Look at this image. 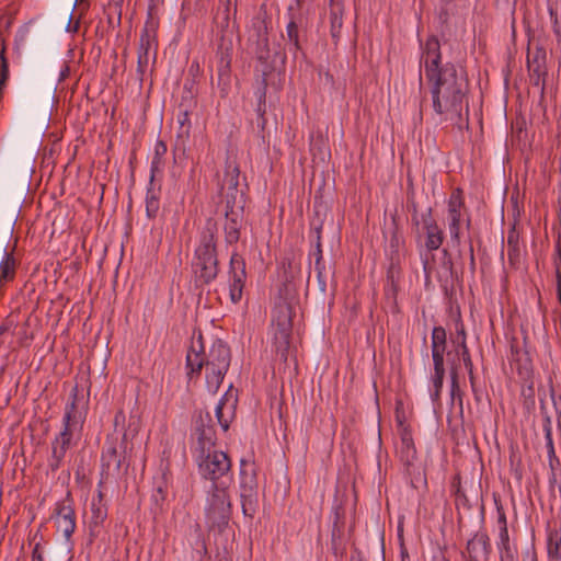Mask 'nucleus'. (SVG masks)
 Masks as SVG:
<instances>
[{
	"label": "nucleus",
	"instance_id": "nucleus-1",
	"mask_svg": "<svg viewBox=\"0 0 561 561\" xmlns=\"http://www.w3.org/2000/svg\"><path fill=\"white\" fill-rule=\"evenodd\" d=\"M421 64L424 65L434 112L459 129L468 128L467 75L451 62L442 66L440 44L436 36L426 39Z\"/></svg>",
	"mask_w": 561,
	"mask_h": 561
},
{
	"label": "nucleus",
	"instance_id": "nucleus-2",
	"mask_svg": "<svg viewBox=\"0 0 561 561\" xmlns=\"http://www.w3.org/2000/svg\"><path fill=\"white\" fill-rule=\"evenodd\" d=\"M231 351L226 342L217 339L206 352L203 334L194 332L191 346L186 354L185 368L190 380L199 378L205 368L207 389L216 393L230 367Z\"/></svg>",
	"mask_w": 561,
	"mask_h": 561
},
{
	"label": "nucleus",
	"instance_id": "nucleus-3",
	"mask_svg": "<svg viewBox=\"0 0 561 561\" xmlns=\"http://www.w3.org/2000/svg\"><path fill=\"white\" fill-rule=\"evenodd\" d=\"M283 282L278 287L274 307L271 314V334L276 354L286 362L289 354L293 333L294 301L296 287L293 283L296 276V266L291 260L282 262Z\"/></svg>",
	"mask_w": 561,
	"mask_h": 561
},
{
	"label": "nucleus",
	"instance_id": "nucleus-4",
	"mask_svg": "<svg viewBox=\"0 0 561 561\" xmlns=\"http://www.w3.org/2000/svg\"><path fill=\"white\" fill-rule=\"evenodd\" d=\"M192 271L196 287L209 285L219 274L215 232L209 226L202 231L199 245L194 253Z\"/></svg>",
	"mask_w": 561,
	"mask_h": 561
},
{
	"label": "nucleus",
	"instance_id": "nucleus-5",
	"mask_svg": "<svg viewBox=\"0 0 561 561\" xmlns=\"http://www.w3.org/2000/svg\"><path fill=\"white\" fill-rule=\"evenodd\" d=\"M231 501L228 486L224 484H211L207 491L205 516L211 527H226L231 517Z\"/></svg>",
	"mask_w": 561,
	"mask_h": 561
},
{
	"label": "nucleus",
	"instance_id": "nucleus-6",
	"mask_svg": "<svg viewBox=\"0 0 561 561\" xmlns=\"http://www.w3.org/2000/svg\"><path fill=\"white\" fill-rule=\"evenodd\" d=\"M127 433L118 442L117 437L108 435L101 455V474L104 479L117 477L123 468L127 470L129 463L126 461Z\"/></svg>",
	"mask_w": 561,
	"mask_h": 561
},
{
	"label": "nucleus",
	"instance_id": "nucleus-7",
	"mask_svg": "<svg viewBox=\"0 0 561 561\" xmlns=\"http://www.w3.org/2000/svg\"><path fill=\"white\" fill-rule=\"evenodd\" d=\"M232 35L227 31H220L217 38V87L221 98H226L231 87V59H232Z\"/></svg>",
	"mask_w": 561,
	"mask_h": 561
},
{
	"label": "nucleus",
	"instance_id": "nucleus-8",
	"mask_svg": "<svg viewBox=\"0 0 561 561\" xmlns=\"http://www.w3.org/2000/svg\"><path fill=\"white\" fill-rule=\"evenodd\" d=\"M197 465L201 477L211 481V484H224V482L218 481L231 470V461L228 455L215 449L198 454Z\"/></svg>",
	"mask_w": 561,
	"mask_h": 561
},
{
	"label": "nucleus",
	"instance_id": "nucleus-9",
	"mask_svg": "<svg viewBox=\"0 0 561 561\" xmlns=\"http://www.w3.org/2000/svg\"><path fill=\"white\" fill-rule=\"evenodd\" d=\"M240 497L243 514L253 517L259 504L257 480L254 469L244 460L241 461Z\"/></svg>",
	"mask_w": 561,
	"mask_h": 561
},
{
	"label": "nucleus",
	"instance_id": "nucleus-10",
	"mask_svg": "<svg viewBox=\"0 0 561 561\" xmlns=\"http://www.w3.org/2000/svg\"><path fill=\"white\" fill-rule=\"evenodd\" d=\"M13 234V227L8 226L0 240V250L2 251V260L0 261V286L13 282L16 275L18 260L14 256L16 243L9 248V242Z\"/></svg>",
	"mask_w": 561,
	"mask_h": 561
},
{
	"label": "nucleus",
	"instance_id": "nucleus-11",
	"mask_svg": "<svg viewBox=\"0 0 561 561\" xmlns=\"http://www.w3.org/2000/svg\"><path fill=\"white\" fill-rule=\"evenodd\" d=\"M465 209L463 191L460 187H456L448 199V229L451 241L456 244H460L461 234V222L463 220L462 210Z\"/></svg>",
	"mask_w": 561,
	"mask_h": 561
},
{
	"label": "nucleus",
	"instance_id": "nucleus-12",
	"mask_svg": "<svg viewBox=\"0 0 561 561\" xmlns=\"http://www.w3.org/2000/svg\"><path fill=\"white\" fill-rule=\"evenodd\" d=\"M527 68L530 83L540 90L543 94L546 88V78L548 76L547 53L542 46H536L534 50L528 51Z\"/></svg>",
	"mask_w": 561,
	"mask_h": 561
},
{
	"label": "nucleus",
	"instance_id": "nucleus-13",
	"mask_svg": "<svg viewBox=\"0 0 561 561\" xmlns=\"http://www.w3.org/2000/svg\"><path fill=\"white\" fill-rule=\"evenodd\" d=\"M228 275L230 300L238 304L242 299L247 280L245 261L241 254L237 252L231 254Z\"/></svg>",
	"mask_w": 561,
	"mask_h": 561
},
{
	"label": "nucleus",
	"instance_id": "nucleus-14",
	"mask_svg": "<svg viewBox=\"0 0 561 561\" xmlns=\"http://www.w3.org/2000/svg\"><path fill=\"white\" fill-rule=\"evenodd\" d=\"M54 516L57 529L69 541L76 529V513L69 493L65 500L56 504Z\"/></svg>",
	"mask_w": 561,
	"mask_h": 561
},
{
	"label": "nucleus",
	"instance_id": "nucleus-15",
	"mask_svg": "<svg viewBox=\"0 0 561 561\" xmlns=\"http://www.w3.org/2000/svg\"><path fill=\"white\" fill-rule=\"evenodd\" d=\"M107 519V506L104 501V494L99 489L96 497L91 502V517L88 524L89 543H93L104 530V524Z\"/></svg>",
	"mask_w": 561,
	"mask_h": 561
},
{
	"label": "nucleus",
	"instance_id": "nucleus-16",
	"mask_svg": "<svg viewBox=\"0 0 561 561\" xmlns=\"http://www.w3.org/2000/svg\"><path fill=\"white\" fill-rule=\"evenodd\" d=\"M211 419L207 413L205 416L199 415L195 422L194 435L196 437V451L204 454L214 450L216 445V432L210 424Z\"/></svg>",
	"mask_w": 561,
	"mask_h": 561
},
{
	"label": "nucleus",
	"instance_id": "nucleus-17",
	"mask_svg": "<svg viewBox=\"0 0 561 561\" xmlns=\"http://www.w3.org/2000/svg\"><path fill=\"white\" fill-rule=\"evenodd\" d=\"M512 364L515 366L516 371L523 382V386L528 390H534V366L528 351L520 350L516 345H512Z\"/></svg>",
	"mask_w": 561,
	"mask_h": 561
},
{
	"label": "nucleus",
	"instance_id": "nucleus-18",
	"mask_svg": "<svg viewBox=\"0 0 561 561\" xmlns=\"http://www.w3.org/2000/svg\"><path fill=\"white\" fill-rule=\"evenodd\" d=\"M237 403V394L233 393L232 386H230L228 391L219 400L215 410L218 424L225 432L228 431L230 423L236 416Z\"/></svg>",
	"mask_w": 561,
	"mask_h": 561
},
{
	"label": "nucleus",
	"instance_id": "nucleus-19",
	"mask_svg": "<svg viewBox=\"0 0 561 561\" xmlns=\"http://www.w3.org/2000/svg\"><path fill=\"white\" fill-rule=\"evenodd\" d=\"M468 561H488L491 553L486 533H477L467 543Z\"/></svg>",
	"mask_w": 561,
	"mask_h": 561
},
{
	"label": "nucleus",
	"instance_id": "nucleus-20",
	"mask_svg": "<svg viewBox=\"0 0 561 561\" xmlns=\"http://www.w3.org/2000/svg\"><path fill=\"white\" fill-rule=\"evenodd\" d=\"M225 240L228 244H234L240 239V232L244 220V209H225Z\"/></svg>",
	"mask_w": 561,
	"mask_h": 561
},
{
	"label": "nucleus",
	"instance_id": "nucleus-21",
	"mask_svg": "<svg viewBox=\"0 0 561 561\" xmlns=\"http://www.w3.org/2000/svg\"><path fill=\"white\" fill-rule=\"evenodd\" d=\"M195 106H196V101L190 91L186 94L182 95L181 102L179 104V114H178V122L180 124L179 136H181V137L190 136V131H191L190 115Z\"/></svg>",
	"mask_w": 561,
	"mask_h": 561
},
{
	"label": "nucleus",
	"instance_id": "nucleus-22",
	"mask_svg": "<svg viewBox=\"0 0 561 561\" xmlns=\"http://www.w3.org/2000/svg\"><path fill=\"white\" fill-rule=\"evenodd\" d=\"M302 27V18L289 14V22L286 25V35L283 36L287 41L288 50L296 57L297 53L301 50L300 45V31Z\"/></svg>",
	"mask_w": 561,
	"mask_h": 561
},
{
	"label": "nucleus",
	"instance_id": "nucleus-23",
	"mask_svg": "<svg viewBox=\"0 0 561 561\" xmlns=\"http://www.w3.org/2000/svg\"><path fill=\"white\" fill-rule=\"evenodd\" d=\"M400 446L398 453L400 460L405 466H410L416 459V448L414 446L411 430L407 426H403L402 423H400Z\"/></svg>",
	"mask_w": 561,
	"mask_h": 561
},
{
	"label": "nucleus",
	"instance_id": "nucleus-24",
	"mask_svg": "<svg viewBox=\"0 0 561 561\" xmlns=\"http://www.w3.org/2000/svg\"><path fill=\"white\" fill-rule=\"evenodd\" d=\"M431 352L444 353L447 355V363L451 366L456 359L451 357V352H447V332L445 328L437 325L434 327L431 334Z\"/></svg>",
	"mask_w": 561,
	"mask_h": 561
},
{
	"label": "nucleus",
	"instance_id": "nucleus-25",
	"mask_svg": "<svg viewBox=\"0 0 561 561\" xmlns=\"http://www.w3.org/2000/svg\"><path fill=\"white\" fill-rule=\"evenodd\" d=\"M263 46L257 49V59L272 68H275L277 64L284 66L286 62V53L284 49L278 48L273 54L268 48L267 38L265 37L262 42Z\"/></svg>",
	"mask_w": 561,
	"mask_h": 561
},
{
	"label": "nucleus",
	"instance_id": "nucleus-26",
	"mask_svg": "<svg viewBox=\"0 0 561 561\" xmlns=\"http://www.w3.org/2000/svg\"><path fill=\"white\" fill-rule=\"evenodd\" d=\"M240 168L232 157H227L221 190L233 191L239 188Z\"/></svg>",
	"mask_w": 561,
	"mask_h": 561
},
{
	"label": "nucleus",
	"instance_id": "nucleus-27",
	"mask_svg": "<svg viewBox=\"0 0 561 561\" xmlns=\"http://www.w3.org/2000/svg\"><path fill=\"white\" fill-rule=\"evenodd\" d=\"M506 245L508 263L517 267L520 263V245L519 233L514 227L507 232Z\"/></svg>",
	"mask_w": 561,
	"mask_h": 561
},
{
	"label": "nucleus",
	"instance_id": "nucleus-28",
	"mask_svg": "<svg viewBox=\"0 0 561 561\" xmlns=\"http://www.w3.org/2000/svg\"><path fill=\"white\" fill-rule=\"evenodd\" d=\"M343 26V5L341 3H332L330 10V33L334 44H337L341 37Z\"/></svg>",
	"mask_w": 561,
	"mask_h": 561
},
{
	"label": "nucleus",
	"instance_id": "nucleus-29",
	"mask_svg": "<svg viewBox=\"0 0 561 561\" xmlns=\"http://www.w3.org/2000/svg\"><path fill=\"white\" fill-rule=\"evenodd\" d=\"M497 547L501 561H518L517 549L511 543L508 531H500Z\"/></svg>",
	"mask_w": 561,
	"mask_h": 561
},
{
	"label": "nucleus",
	"instance_id": "nucleus-30",
	"mask_svg": "<svg viewBox=\"0 0 561 561\" xmlns=\"http://www.w3.org/2000/svg\"><path fill=\"white\" fill-rule=\"evenodd\" d=\"M69 402L66 404L65 414L62 419V423H72L80 425L81 422V413L78 411L77 401H78V387H73Z\"/></svg>",
	"mask_w": 561,
	"mask_h": 561
},
{
	"label": "nucleus",
	"instance_id": "nucleus-31",
	"mask_svg": "<svg viewBox=\"0 0 561 561\" xmlns=\"http://www.w3.org/2000/svg\"><path fill=\"white\" fill-rule=\"evenodd\" d=\"M450 375V398L453 403H457L460 410V413L463 411V392L459 386V377H458V365L454 362L451 363V367L449 369Z\"/></svg>",
	"mask_w": 561,
	"mask_h": 561
},
{
	"label": "nucleus",
	"instance_id": "nucleus-32",
	"mask_svg": "<svg viewBox=\"0 0 561 561\" xmlns=\"http://www.w3.org/2000/svg\"><path fill=\"white\" fill-rule=\"evenodd\" d=\"M71 447L69 444H62L58 439L51 442V456L48 460V467L53 472L57 471L66 456L67 450Z\"/></svg>",
	"mask_w": 561,
	"mask_h": 561
},
{
	"label": "nucleus",
	"instance_id": "nucleus-33",
	"mask_svg": "<svg viewBox=\"0 0 561 561\" xmlns=\"http://www.w3.org/2000/svg\"><path fill=\"white\" fill-rule=\"evenodd\" d=\"M225 201V209H244L245 198L244 192L240 188H234L233 191L221 190Z\"/></svg>",
	"mask_w": 561,
	"mask_h": 561
},
{
	"label": "nucleus",
	"instance_id": "nucleus-34",
	"mask_svg": "<svg viewBox=\"0 0 561 561\" xmlns=\"http://www.w3.org/2000/svg\"><path fill=\"white\" fill-rule=\"evenodd\" d=\"M156 32V23L152 20L151 14L149 13V19L146 22V26L140 35L138 54L146 53L149 56V50L151 48V39Z\"/></svg>",
	"mask_w": 561,
	"mask_h": 561
},
{
	"label": "nucleus",
	"instance_id": "nucleus-35",
	"mask_svg": "<svg viewBox=\"0 0 561 561\" xmlns=\"http://www.w3.org/2000/svg\"><path fill=\"white\" fill-rule=\"evenodd\" d=\"M450 486H451V492L455 495V504H456L457 510H459L460 507H462L465 510H470L471 505L469 503V500H468L466 493L462 490L461 477L459 473H457L453 478Z\"/></svg>",
	"mask_w": 561,
	"mask_h": 561
},
{
	"label": "nucleus",
	"instance_id": "nucleus-36",
	"mask_svg": "<svg viewBox=\"0 0 561 561\" xmlns=\"http://www.w3.org/2000/svg\"><path fill=\"white\" fill-rule=\"evenodd\" d=\"M160 208V190L150 186L146 195V214L147 217L153 219L157 217Z\"/></svg>",
	"mask_w": 561,
	"mask_h": 561
},
{
	"label": "nucleus",
	"instance_id": "nucleus-37",
	"mask_svg": "<svg viewBox=\"0 0 561 561\" xmlns=\"http://www.w3.org/2000/svg\"><path fill=\"white\" fill-rule=\"evenodd\" d=\"M548 554L552 559L561 560V526L549 531Z\"/></svg>",
	"mask_w": 561,
	"mask_h": 561
},
{
	"label": "nucleus",
	"instance_id": "nucleus-38",
	"mask_svg": "<svg viewBox=\"0 0 561 561\" xmlns=\"http://www.w3.org/2000/svg\"><path fill=\"white\" fill-rule=\"evenodd\" d=\"M444 241L443 230L438 226H430L426 229L425 247L430 251L438 250Z\"/></svg>",
	"mask_w": 561,
	"mask_h": 561
},
{
	"label": "nucleus",
	"instance_id": "nucleus-39",
	"mask_svg": "<svg viewBox=\"0 0 561 561\" xmlns=\"http://www.w3.org/2000/svg\"><path fill=\"white\" fill-rule=\"evenodd\" d=\"M543 432H545V438H546V447H547V454L549 459V465L553 469L554 462L559 463V459L556 455L553 439H552V430L550 420L547 419L546 424L543 425Z\"/></svg>",
	"mask_w": 561,
	"mask_h": 561
},
{
	"label": "nucleus",
	"instance_id": "nucleus-40",
	"mask_svg": "<svg viewBox=\"0 0 561 561\" xmlns=\"http://www.w3.org/2000/svg\"><path fill=\"white\" fill-rule=\"evenodd\" d=\"M168 151V147H167V144L162 140H158L156 142V146H154V156L152 158V161H151V168H150V171H151V181L153 180V176H154V173L161 168V165L163 164L162 163V158L164 157V154L167 153Z\"/></svg>",
	"mask_w": 561,
	"mask_h": 561
},
{
	"label": "nucleus",
	"instance_id": "nucleus-41",
	"mask_svg": "<svg viewBox=\"0 0 561 561\" xmlns=\"http://www.w3.org/2000/svg\"><path fill=\"white\" fill-rule=\"evenodd\" d=\"M125 421H126V416H125L124 411L118 410L114 416V432L121 433L122 435L124 434V432H126L127 436L129 434H131L133 436L136 435L137 428L135 427L131 430V426L134 425V422L131 421V419L129 420L128 430L125 428Z\"/></svg>",
	"mask_w": 561,
	"mask_h": 561
},
{
	"label": "nucleus",
	"instance_id": "nucleus-42",
	"mask_svg": "<svg viewBox=\"0 0 561 561\" xmlns=\"http://www.w3.org/2000/svg\"><path fill=\"white\" fill-rule=\"evenodd\" d=\"M321 230H322V224L313 225L311 229V237L314 239V252L313 255L316 257V265H319L322 257V248H321Z\"/></svg>",
	"mask_w": 561,
	"mask_h": 561
},
{
	"label": "nucleus",
	"instance_id": "nucleus-43",
	"mask_svg": "<svg viewBox=\"0 0 561 561\" xmlns=\"http://www.w3.org/2000/svg\"><path fill=\"white\" fill-rule=\"evenodd\" d=\"M80 425L72 424V423H62V430L60 433L55 437V439H58L62 444H69L72 445V437L76 431H78Z\"/></svg>",
	"mask_w": 561,
	"mask_h": 561
},
{
	"label": "nucleus",
	"instance_id": "nucleus-44",
	"mask_svg": "<svg viewBox=\"0 0 561 561\" xmlns=\"http://www.w3.org/2000/svg\"><path fill=\"white\" fill-rule=\"evenodd\" d=\"M455 357H461L467 370L473 368V363L467 343L462 342L461 347L455 348Z\"/></svg>",
	"mask_w": 561,
	"mask_h": 561
},
{
	"label": "nucleus",
	"instance_id": "nucleus-45",
	"mask_svg": "<svg viewBox=\"0 0 561 561\" xmlns=\"http://www.w3.org/2000/svg\"><path fill=\"white\" fill-rule=\"evenodd\" d=\"M463 343H467V333L465 325L460 322L456 327V337L451 340L454 348L461 347Z\"/></svg>",
	"mask_w": 561,
	"mask_h": 561
},
{
	"label": "nucleus",
	"instance_id": "nucleus-46",
	"mask_svg": "<svg viewBox=\"0 0 561 561\" xmlns=\"http://www.w3.org/2000/svg\"><path fill=\"white\" fill-rule=\"evenodd\" d=\"M445 354L432 352L434 373H446L445 369Z\"/></svg>",
	"mask_w": 561,
	"mask_h": 561
},
{
	"label": "nucleus",
	"instance_id": "nucleus-47",
	"mask_svg": "<svg viewBox=\"0 0 561 561\" xmlns=\"http://www.w3.org/2000/svg\"><path fill=\"white\" fill-rule=\"evenodd\" d=\"M495 504H496V512H497V525H499L500 531H508L505 511H504L502 504H497V502H495Z\"/></svg>",
	"mask_w": 561,
	"mask_h": 561
},
{
	"label": "nucleus",
	"instance_id": "nucleus-48",
	"mask_svg": "<svg viewBox=\"0 0 561 561\" xmlns=\"http://www.w3.org/2000/svg\"><path fill=\"white\" fill-rule=\"evenodd\" d=\"M517 0H496L497 8L515 14Z\"/></svg>",
	"mask_w": 561,
	"mask_h": 561
},
{
	"label": "nucleus",
	"instance_id": "nucleus-49",
	"mask_svg": "<svg viewBox=\"0 0 561 561\" xmlns=\"http://www.w3.org/2000/svg\"><path fill=\"white\" fill-rule=\"evenodd\" d=\"M445 373H434L432 375L433 389L443 390Z\"/></svg>",
	"mask_w": 561,
	"mask_h": 561
},
{
	"label": "nucleus",
	"instance_id": "nucleus-50",
	"mask_svg": "<svg viewBox=\"0 0 561 561\" xmlns=\"http://www.w3.org/2000/svg\"><path fill=\"white\" fill-rule=\"evenodd\" d=\"M149 64V56L146 53L138 54V66L137 70L140 75H144Z\"/></svg>",
	"mask_w": 561,
	"mask_h": 561
},
{
	"label": "nucleus",
	"instance_id": "nucleus-51",
	"mask_svg": "<svg viewBox=\"0 0 561 561\" xmlns=\"http://www.w3.org/2000/svg\"><path fill=\"white\" fill-rule=\"evenodd\" d=\"M421 220L424 225L425 230L430 226H437L436 221L432 218V208L430 207L425 214L421 215Z\"/></svg>",
	"mask_w": 561,
	"mask_h": 561
},
{
	"label": "nucleus",
	"instance_id": "nucleus-52",
	"mask_svg": "<svg viewBox=\"0 0 561 561\" xmlns=\"http://www.w3.org/2000/svg\"><path fill=\"white\" fill-rule=\"evenodd\" d=\"M32 561H44V551L39 542L35 543L33 548Z\"/></svg>",
	"mask_w": 561,
	"mask_h": 561
},
{
	"label": "nucleus",
	"instance_id": "nucleus-53",
	"mask_svg": "<svg viewBox=\"0 0 561 561\" xmlns=\"http://www.w3.org/2000/svg\"><path fill=\"white\" fill-rule=\"evenodd\" d=\"M443 253L445 256H447V260L443 262V266L449 272L450 276H454V263L451 259L449 257V253L446 249L443 250Z\"/></svg>",
	"mask_w": 561,
	"mask_h": 561
},
{
	"label": "nucleus",
	"instance_id": "nucleus-54",
	"mask_svg": "<svg viewBox=\"0 0 561 561\" xmlns=\"http://www.w3.org/2000/svg\"><path fill=\"white\" fill-rule=\"evenodd\" d=\"M314 267H316V271H317L318 280H319L320 285L322 286V288H324L325 287V279H324V276H323V272H324L323 261H321V263L319 265L314 264Z\"/></svg>",
	"mask_w": 561,
	"mask_h": 561
},
{
	"label": "nucleus",
	"instance_id": "nucleus-55",
	"mask_svg": "<svg viewBox=\"0 0 561 561\" xmlns=\"http://www.w3.org/2000/svg\"><path fill=\"white\" fill-rule=\"evenodd\" d=\"M469 260H470V264H469V267H470V271L472 274H474L476 272V259H474V250H473V244H472V240L469 239Z\"/></svg>",
	"mask_w": 561,
	"mask_h": 561
},
{
	"label": "nucleus",
	"instance_id": "nucleus-56",
	"mask_svg": "<svg viewBox=\"0 0 561 561\" xmlns=\"http://www.w3.org/2000/svg\"><path fill=\"white\" fill-rule=\"evenodd\" d=\"M523 561H537V553L534 547L524 552Z\"/></svg>",
	"mask_w": 561,
	"mask_h": 561
},
{
	"label": "nucleus",
	"instance_id": "nucleus-57",
	"mask_svg": "<svg viewBox=\"0 0 561 561\" xmlns=\"http://www.w3.org/2000/svg\"><path fill=\"white\" fill-rule=\"evenodd\" d=\"M556 276H557V296H558L559 302L561 304V271L559 268L557 270Z\"/></svg>",
	"mask_w": 561,
	"mask_h": 561
},
{
	"label": "nucleus",
	"instance_id": "nucleus-58",
	"mask_svg": "<svg viewBox=\"0 0 561 561\" xmlns=\"http://www.w3.org/2000/svg\"><path fill=\"white\" fill-rule=\"evenodd\" d=\"M467 371H468L469 381H470V386H471L472 392L477 393V383H476V377H474L473 368H471V370H467Z\"/></svg>",
	"mask_w": 561,
	"mask_h": 561
},
{
	"label": "nucleus",
	"instance_id": "nucleus-59",
	"mask_svg": "<svg viewBox=\"0 0 561 561\" xmlns=\"http://www.w3.org/2000/svg\"><path fill=\"white\" fill-rule=\"evenodd\" d=\"M412 208H413L412 222L415 227H419V225L421 224L422 220H421V218H419L417 207L414 203L412 204Z\"/></svg>",
	"mask_w": 561,
	"mask_h": 561
},
{
	"label": "nucleus",
	"instance_id": "nucleus-60",
	"mask_svg": "<svg viewBox=\"0 0 561 561\" xmlns=\"http://www.w3.org/2000/svg\"><path fill=\"white\" fill-rule=\"evenodd\" d=\"M552 30H553V33H554L556 36L561 35V25H560V22L558 20V16H554V19L552 21Z\"/></svg>",
	"mask_w": 561,
	"mask_h": 561
},
{
	"label": "nucleus",
	"instance_id": "nucleus-61",
	"mask_svg": "<svg viewBox=\"0 0 561 561\" xmlns=\"http://www.w3.org/2000/svg\"><path fill=\"white\" fill-rule=\"evenodd\" d=\"M154 501L158 503L159 501H164L165 493L161 486L157 489V493L153 495Z\"/></svg>",
	"mask_w": 561,
	"mask_h": 561
},
{
	"label": "nucleus",
	"instance_id": "nucleus-62",
	"mask_svg": "<svg viewBox=\"0 0 561 561\" xmlns=\"http://www.w3.org/2000/svg\"><path fill=\"white\" fill-rule=\"evenodd\" d=\"M70 73V68L67 64L64 65L62 69L60 70L59 75V81L65 80Z\"/></svg>",
	"mask_w": 561,
	"mask_h": 561
},
{
	"label": "nucleus",
	"instance_id": "nucleus-63",
	"mask_svg": "<svg viewBox=\"0 0 561 561\" xmlns=\"http://www.w3.org/2000/svg\"><path fill=\"white\" fill-rule=\"evenodd\" d=\"M440 393H442V390L433 389V391L431 393V398H432L433 402H438L439 401Z\"/></svg>",
	"mask_w": 561,
	"mask_h": 561
},
{
	"label": "nucleus",
	"instance_id": "nucleus-64",
	"mask_svg": "<svg viewBox=\"0 0 561 561\" xmlns=\"http://www.w3.org/2000/svg\"><path fill=\"white\" fill-rule=\"evenodd\" d=\"M257 111L260 113V118H261L260 126H261L262 129H264L265 128V124H266V119L264 118V110L262 111L261 105H259Z\"/></svg>",
	"mask_w": 561,
	"mask_h": 561
}]
</instances>
